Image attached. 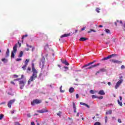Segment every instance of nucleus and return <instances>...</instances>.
<instances>
[{
    "label": "nucleus",
    "mask_w": 125,
    "mask_h": 125,
    "mask_svg": "<svg viewBox=\"0 0 125 125\" xmlns=\"http://www.w3.org/2000/svg\"><path fill=\"white\" fill-rule=\"evenodd\" d=\"M32 72L33 74L30 78L29 80H28V84H30L31 83V82H33V81H35L36 79L38 77L37 74L38 71L36 70V68H35V64L34 63H32Z\"/></svg>",
    "instance_id": "1"
},
{
    "label": "nucleus",
    "mask_w": 125,
    "mask_h": 125,
    "mask_svg": "<svg viewBox=\"0 0 125 125\" xmlns=\"http://www.w3.org/2000/svg\"><path fill=\"white\" fill-rule=\"evenodd\" d=\"M94 62H95V61H94L93 62H91L84 65L82 67V69H83V68H85V70H88V69H92V68H94V67H96V66H98V65H99V63H98L97 64L92 65V64H93ZM90 65H92L90 66ZM88 66H90L88 67Z\"/></svg>",
    "instance_id": "2"
},
{
    "label": "nucleus",
    "mask_w": 125,
    "mask_h": 125,
    "mask_svg": "<svg viewBox=\"0 0 125 125\" xmlns=\"http://www.w3.org/2000/svg\"><path fill=\"white\" fill-rule=\"evenodd\" d=\"M50 50V49L49 48V47H48V45H46L44 47V50L43 51V53H42V55H44L45 57H47L48 54L46 53V52H49Z\"/></svg>",
    "instance_id": "3"
},
{
    "label": "nucleus",
    "mask_w": 125,
    "mask_h": 125,
    "mask_svg": "<svg viewBox=\"0 0 125 125\" xmlns=\"http://www.w3.org/2000/svg\"><path fill=\"white\" fill-rule=\"evenodd\" d=\"M47 75V72L46 71H43L42 73H40L39 76L38 77L39 80H40L41 81L43 80V78H44L45 76H46Z\"/></svg>",
    "instance_id": "4"
},
{
    "label": "nucleus",
    "mask_w": 125,
    "mask_h": 125,
    "mask_svg": "<svg viewBox=\"0 0 125 125\" xmlns=\"http://www.w3.org/2000/svg\"><path fill=\"white\" fill-rule=\"evenodd\" d=\"M120 79V80H119L117 83L116 84L115 86V89H118V87H119V86H120V85H121V84L122 83H123V76H121L119 78Z\"/></svg>",
    "instance_id": "5"
},
{
    "label": "nucleus",
    "mask_w": 125,
    "mask_h": 125,
    "mask_svg": "<svg viewBox=\"0 0 125 125\" xmlns=\"http://www.w3.org/2000/svg\"><path fill=\"white\" fill-rule=\"evenodd\" d=\"M42 100L35 99L32 102H31V105H32V106H35V104H40Z\"/></svg>",
    "instance_id": "6"
},
{
    "label": "nucleus",
    "mask_w": 125,
    "mask_h": 125,
    "mask_svg": "<svg viewBox=\"0 0 125 125\" xmlns=\"http://www.w3.org/2000/svg\"><path fill=\"white\" fill-rule=\"evenodd\" d=\"M19 83L20 89H23L24 86H25V84H26V81H21Z\"/></svg>",
    "instance_id": "7"
},
{
    "label": "nucleus",
    "mask_w": 125,
    "mask_h": 125,
    "mask_svg": "<svg viewBox=\"0 0 125 125\" xmlns=\"http://www.w3.org/2000/svg\"><path fill=\"white\" fill-rule=\"evenodd\" d=\"M44 62H45V59L44 57H42L40 62V66L43 67L44 66Z\"/></svg>",
    "instance_id": "8"
},
{
    "label": "nucleus",
    "mask_w": 125,
    "mask_h": 125,
    "mask_svg": "<svg viewBox=\"0 0 125 125\" xmlns=\"http://www.w3.org/2000/svg\"><path fill=\"white\" fill-rule=\"evenodd\" d=\"M15 102V99H13L12 100H10V101L8 102L7 106L9 108H11V105L13 104Z\"/></svg>",
    "instance_id": "9"
},
{
    "label": "nucleus",
    "mask_w": 125,
    "mask_h": 125,
    "mask_svg": "<svg viewBox=\"0 0 125 125\" xmlns=\"http://www.w3.org/2000/svg\"><path fill=\"white\" fill-rule=\"evenodd\" d=\"M37 112L38 113H40V114H42L43 113H47V112H48V110L46 109V108H42L40 110H38Z\"/></svg>",
    "instance_id": "10"
},
{
    "label": "nucleus",
    "mask_w": 125,
    "mask_h": 125,
    "mask_svg": "<svg viewBox=\"0 0 125 125\" xmlns=\"http://www.w3.org/2000/svg\"><path fill=\"white\" fill-rule=\"evenodd\" d=\"M17 47H18V44L17 43L15 44L13 48V50L12 52L16 53L17 52Z\"/></svg>",
    "instance_id": "11"
},
{
    "label": "nucleus",
    "mask_w": 125,
    "mask_h": 125,
    "mask_svg": "<svg viewBox=\"0 0 125 125\" xmlns=\"http://www.w3.org/2000/svg\"><path fill=\"white\" fill-rule=\"evenodd\" d=\"M110 61L115 64H121V63H122V62L116 60H110Z\"/></svg>",
    "instance_id": "12"
},
{
    "label": "nucleus",
    "mask_w": 125,
    "mask_h": 125,
    "mask_svg": "<svg viewBox=\"0 0 125 125\" xmlns=\"http://www.w3.org/2000/svg\"><path fill=\"white\" fill-rule=\"evenodd\" d=\"M61 62L62 63V64H64V65H66V66H69V62H67L66 60H61Z\"/></svg>",
    "instance_id": "13"
},
{
    "label": "nucleus",
    "mask_w": 125,
    "mask_h": 125,
    "mask_svg": "<svg viewBox=\"0 0 125 125\" xmlns=\"http://www.w3.org/2000/svg\"><path fill=\"white\" fill-rule=\"evenodd\" d=\"M1 61L4 64H7V63L8 62V59L2 58L1 59Z\"/></svg>",
    "instance_id": "14"
},
{
    "label": "nucleus",
    "mask_w": 125,
    "mask_h": 125,
    "mask_svg": "<svg viewBox=\"0 0 125 125\" xmlns=\"http://www.w3.org/2000/svg\"><path fill=\"white\" fill-rule=\"evenodd\" d=\"M98 94H100V95H105V92L103 90H100L98 92Z\"/></svg>",
    "instance_id": "15"
},
{
    "label": "nucleus",
    "mask_w": 125,
    "mask_h": 125,
    "mask_svg": "<svg viewBox=\"0 0 125 125\" xmlns=\"http://www.w3.org/2000/svg\"><path fill=\"white\" fill-rule=\"evenodd\" d=\"M9 57V49L7 48L6 52L5 58H7V57Z\"/></svg>",
    "instance_id": "16"
},
{
    "label": "nucleus",
    "mask_w": 125,
    "mask_h": 125,
    "mask_svg": "<svg viewBox=\"0 0 125 125\" xmlns=\"http://www.w3.org/2000/svg\"><path fill=\"white\" fill-rule=\"evenodd\" d=\"M111 56L109 55L108 56L106 57H104L103 59H102L103 61H104L105 60H108V59H111Z\"/></svg>",
    "instance_id": "17"
},
{
    "label": "nucleus",
    "mask_w": 125,
    "mask_h": 125,
    "mask_svg": "<svg viewBox=\"0 0 125 125\" xmlns=\"http://www.w3.org/2000/svg\"><path fill=\"white\" fill-rule=\"evenodd\" d=\"M75 91V88L73 87H70L69 90V92L70 93H73Z\"/></svg>",
    "instance_id": "18"
},
{
    "label": "nucleus",
    "mask_w": 125,
    "mask_h": 125,
    "mask_svg": "<svg viewBox=\"0 0 125 125\" xmlns=\"http://www.w3.org/2000/svg\"><path fill=\"white\" fill-rule=\"evenodd\" d=\"M87 40V38L84 37H82L80 39V41L81 42H85Z\"/></svg>",
    "instance_id": "19"
},
{
    "label": "nucleus",
    "mask_w": 125,
    "mask_h": 125,
    "mask_svg": "<svg viewBox=\"0 0 125 125\" xmlns=\"http://www.w3.org/2000/svg\"><path fill=\"white\" fill-rule=\"evenodd\" d=\"M80 105H83V106L87 107V108H89V105L84 103H80Z\"/></svg>",
    "instance_id": "20"
},
{
    "label": "nucleus",
    "mask_w": 125,
    "mask_h": 125,
    "mask_svg": "<svg viewBox=\"0 0 125 125\" xmlns=\"http://www.w3.org/2000/svg\"><path fill=\"white\" fill-rule=\"evenodd\" d=\"M106 115H112V110H109L108 111L105 112Z\"/></svg>",
    "instance_id": "21"
},
{
    "label": "nucleus",
    "mask_w": 125,
    "mask_h": 125,
    "mask_svg": "<svg viewBox=\"0 0 125 125\" xmlns=\"http://www.w3.org/2000/svg\"><path fill=\"white\" fill-rule=\"evenodd\" d=\"M14 52H11V58H15V54H14Z\"/></svg>",
    "instance_id": "22"
},
{
    "label": "nucleus",
    "mask_w": 125,
    "mask_h": 125,
    "mask_svg": "<svg viewBox=\"0 0 125 125\" xmlns=\"http://www.w3.org/2000/svg\"><path fill=\"white\" fill-rule=\"evenodd\" d=\"M69 36H70V34H63V35H62V36H61V38H65V37H69Z\"/></svg>",
    "instance_id": "23"
},
{
    "label": "nucleus",
    "mask_w": 125,
    "mask_h": 125,
    "mask_svg": "<svg viewBox=\"0 0 125 125\" xmlns=\"http://www.w3.org/2000/svg\"><path fill=\"white\" fill-rule=\"evenodd\" d=\"M30 62V59H26L24 62L25 65H28V63Z\"/></svg>",
    "instance_id": "24"
},
{
    "label": "nucleus",
    "mask_w": 125,
    "mask_h": 125,
    "mask_svg": "<svg viewBox=\"0 0 125 125\" xmlns=\"http://www.w3.org/2000/svg\"><path fill=\"white\" fill-rule=\"evenodd\" d=\"M23 51H21L20 52V54H19L18 57H20V58L22 57V56H23Z\"/></svg>",
    "instance_id": "25"
},
{
    "label": "nucleus",
    "mask_w": 125,
    "mask_h": 125,
    "mask_svg": "<svg viewBox=\"0 0 125 125\" xmlns=\"http://www.w3.org/2000/svg\"><path fill=\"white\" fill-rule=\"evenodd\" d=\"M118 55L117 54H113L112 55H110L111 58H113V57H116V56H117Z\"/></svg>",
    "instance_id": "26"
},
{
    "label": "nucleus",
    "mask_w": 125,
    "mask_h": 125,
    "mask_svg": "<svg viewBox=\"0 0 125 125\" xmlns=\"http://www.w3.org/2000/svg\"><path fill=\"white\" fill-rule=\"evenodd\" d=\"M117 102L120 106H123V103H122V102H120L119 100H117Z\"/></svg>",
    "instance_id": "27"
},
{
    "label": "nucleus",
    "mask_w": 125,
    "mask_h": 125,
    "mask_svg": "<svg viewBox=\"0 0 125 125\" xmlns=\"http://www.w3.org/2000/svg\"><path fill=\"white\" fill-rule=\"evenodd\" d=\"M104 121H105V123L107 124V122H108V117L107 116L104 117Z\"/></svg>",
    "instance_id": "28"
},
{
    "label": "nucleus",
    "mask_w": 125,
    "mask_h": 125,
    "mask_svg": "<svg viewBox=\"0 0 125 125\" xmlns=\"http://www.w3.org/2000/svg\"><path fill=\"white\" fill-rule=\"evenodd\" d=\"M104 31L106 34H110V30L109 29H105Z\"/></svg>",
    "instance_id": "29"
},
{
    "label": "nucleus",
    "mask_w": 125,
    "mask_h": 125,
    "mask_svg": "<svg viewBox=\"0 0 125 125\" xmlns=\"http://www.w3.org/2000/svg\"><path fill=\"white\" fill-rule=\"evenodd\" d=\"M114 24H115V26H117V24H120V21L117 20L116 21H115L114 22Z\"/></svg>",
    "instance_id": "30"
},
{
    "label": "nucleus",
    "mask_w": 125,
    "mask_h": 125,
    "mask_svg": "<svg viewBox=\"0 0 125 125\" xmlns=\"http://www.w3.org/2000/svg\"><path fill=\"white\" fill-rule=\"evenodd\" d=\"M27 65L24 64V65L22 67L23 70H26V68H27Z\"/></svg>",
    "instance_id": "31"
},
{
    "label": "nucleus",
    "mask_w": 125,
    "mask_h": 125,
    "mask_svg": "<svg viewBox=\"0 0 125 125\" xmlns=\"http://www.w3.org/2000/svg\"><path fill=\"white\" fill-rule=\"evenodd\" d=\"M91 32H94V33H95V32H96V31L93 30V29H90L89 31H88V33H91Z\"/></svg>",
    "instance_id": "32"
},
{
    "label": "nucleus",
    "mask_w": 125,
    "mask_h": 125,
    "mask_svg": "<svg viewBox=\"0 0 125 125\" xmlns=\"http://www.w3.org/2000/svg\"><path fill=\"white\" fill-rule=\"evenodd\" d=\"M100 72H106V69L104 68H101L100 69Z\"/></svg>",
    "instance_id": "33"
},
{
    "label": "nucleus",
    "mask_w": 125,
    "mask_h": 125,
    "mask_svg": "<svg viewBox=\"0 0 125 125\" xmlns=\"http://www.w3.org/2000/svg\"><path fill=\"white\" fill-rule=\"evenodd\" d=\"M90 93H91V94H94V93H95V92L93 90H90Z\"/></svg>",
    "instance_id": "34"
},
{
    "label": "nucleus",
    "mask_w": 125,
    "mask_h": 125,
    "mask_svg": "<svg viewBox=\"0 0 125 125\" xmlns=\"http://www.w3.org/2000/svg\"><path fill=\"white\" fill-rule=\"evenodd\" d=\"M60 92L63 93L65 91L62 90V86H61L60 88Z\"/></svg>",
    "instance_id": "35"
},
{
    "label": "nucleus",
    "mask_w": 125,
    "mask_h": 125,
    "mask_svg": "<svg viewBox=\"0 0 125 125\" xmlns=\"http://www.w3.org/2000/svg\"><path fill=\"white\" fill-rule=\"evenodd\" d=\"M94 125H101V123H100V122H97L95 123Z\"/></svg>",
    "instance_id": "36"
},
{
    "label": "nucleus",
    "mask_w": 125,
    "mask_h": 125,
    "mask_svg": "<svg viewBox=\"0 0 125 125\" xmlns=\"http://www.w3.org/2000/svg\"><path fill=\"white\" fill-rule=\"evenodd\" d=\"M3 118V114H0V120H2Z\"/></svg>",
    "instance_id": "37"
},
{
    "label": "nucleus",
    "mask_w": 125,
    "mask_h": 125,
    "mask_svg": "<svg viewBox=\"0 0 125 125\" xmlns=\"http://www.w3.org/2000/svg\"><path fill=\"white\" fill-rule=\"evenodd\" d=\"M97 97H98V96H96L95 95H93L92 96V98L93 99H94V98H97Z\"/></svg>",
    "instance_id": "38"
},
{
    "label": "nucleus",
    "mask_w": 125,
    "mask_h": 125,
    "mask_svg": "<svg viewBox=\"0 0 125 125\" xmlns=\"http://www.w3.org/2000/svg\"><path fill=\"white\" fill-rule=\"evenodd\" d=\"M28 37V34H25V35H23L22 37V39H24L25 37Z\"/></svg>",
    "instance_id": "39"
},
{
    "label": "nucleus",
    "mask_w": 125,
    "mask_h": 125,
    "mask_svg": "<svg viewBox=\"0 0 125 125\" xmlns=\"http://www.w3.org/2000/svg\"><path fill=\"white\" fill-rule=\"evenodd\" d=\"M26 46H27V47H30V48H32L33 47L32 45H30L28 43L26 44Z\"/></svg>",
    "instance_id": "40"
},
{
    "label": "nucleus",
    "mask_w": 125,
    "mask_h": 125,
    "mask_svg": "<svg viewBox=\"0 0 125 125\" xmlns=\"http://www.w3.org/2000/svg\"><path fill=\"white\" fill-rule=\"evenodd\" d=\"M21 60H22V59L21 58H18L16 60V61H18V62H19V61H21Z\"/></svg>",
    "instance_id": "41"
},
{
    "label": "nucleus",
    "mask_w": 125,
    "mask_h": 125,
    "mask_svg": "<svg viewBox=\"0 0 125 125\" xmlns=\"http://www.w3.org/2000/svg\"><path fill=\"white\" fill-rule=\"evenodd\" d=\"M97 98L98 99L101 100V99H102L103 98V96H100V97H97Z\"/></svg>",
    "instance_id": "42"
},
{
    "label": "nucleus",
    "mask_w": 125,
    "mask_h": 125,
    "mask_svg": "<svg viewBox=\"0 0 125 125\" xmlns=\"http://www.w3.org/2000/svg\"><path fill=\"white\" fill-rule=\"evenodd\" d=\"M111 119H112V121H116V117H112Z\"/></svg>",
    "instance_id": "43"
},
{
    "label": "nucleus",
    "mask_w": 125,
    "mask_h": 125,
    "mask_svg": "<svg viewBox=\"0 0 125 125\" xmlns=\"http://www.w3.org/2000/svg\"><path fill=\"white\" fill-rule=\"evenodd\" d=\"M73 109H76V104H75L74 103H73Z\"/></svg>",
    "instance_id": "44"
},
{
    "label": "nucleus",
    "mask_w": 125,
    "mask_h": 125,
    "mask_svg": "<svg viewBox=\"0 0 125 125\" xmlns=\"http://www.w3.org/2000/svg\"><path fill=\"white\" fill-rule=\"evenodd\" d=\"M99 10H100V9H99V8H97L96 9V11H97V12L98 13H99Z\"/></svg>",
    "instance_id": "45"
},
{
    "label": "nucleus",
    "mask_w": 125,
    "mask_h": 125,
    "mask_svg": "<svg viewBox=\"0 0 125 125\" xmlns=\"http://www.w3.org/2000/svg\"><path fill=\"white\" fill-rule=\"evenodd\" d=\"M118 123H120V124H122V120H121V119H118Z\"/></svg>",
    "instance_id": "46"
},
{
    "label": "nucleus",
    "mask_w": 125,
    "mask_h": 125,
    "mask_svg": "<svg viewBox=\"0 0 125 125\" xmlns=\"http://www.w3.org/2000/svg\"><path fill=\"white\" fill-rule=\"evenodd\" d=\"M30 71H31V67H28L27 68V72H30Z\"/></svg>",
    "instance_id": "47"
},
{
    "label": "nucleus",
    "mask_w": 125,
    "mask_h": 125,
    "mask_svg": "<svg viewBox=\"0 0 125 125\" xmlns=\"http://www.w3.org/2000/svg\"><path fill=\"white\" fill-rule=\"evenodd\" d=\"M63 68L65 69L64 71H66V70H68V68L67 66H64Z\"/></svg>",
    "instance_id": "48"
},
{
    "label": "nucleus",
    "mask_w": 125,
    "mask_h": 125,
    "mask_svg": "<svg viewBox=\"0 0 125 125\" xmlns=\"http://www.w3.org/2000/svg\"><path fill=\"white\" fill-rule=\"evenodd\" d=\"M27 116L28 118H31V114L30 113L27 114Z\"/></svg>",
    "instance_id": "49"
},
{
    "label": "nucleus",
    "mask_w": 125,
    "mask_h": 125,
    "mask_svg": "<svg viewBox=\"0 0 125 125\" xmlns=\"http://www.w3.org/2000/svg\"><path fill=\"white\" fill-rule=\"evenodd\" d=\"M57 115L61 116V112H59L58 113H57Z\"/></svg>",
    "instance_id": "50"
},
{
    "label": "nucleus",
    "mask_w": 125,
    "mask_h": 125,
    "mask_svg": "<svg viewBox=\"0 0 125 125\" xmlns=\"http://www.w3.org/2000/svg\"><path fill=\"white\" fill-rule=\"evenodd\" d=\"M120 101H122L123 100V97L122 96L119 97Z\"/></svg>",
    "instance_id": "51"
},
{
    "label": "nucleus",
    "mask_w": 125,
    "mask_h": 125,
    "mask_svg": "<svg viewBox=\"0 0 125 125\" xmlns=\"http://www.w3.org/2000/svg\"><path fill=\"white\" fill-rule=\"evenodd\" d=\"M125 65H122L121 66V69H125Z\"/></svg>",
    "instance_id": "52"
},
{
    "label": "nucleus",
    "mask_w": 125,
    "mask_h": 125,
    "mask_svg": "<svg viewBox=\"0 0 125 125\" xmlns=\"http://www.w3.org/2000/svg\"><path fill=\"white\" fill-rule=\"evenodd\" d=\"M18 44H19V47H21V43H20L19 42H18Z\"/></svg>",
    "instance_id": "53"
},
{
    "label": "nucleus",
    "mask_w": 125,
    "mask_h": 125,
    "mask_svg": "<svg viewBox=\"0 0 125 125\" xmlns=\"http://www.w3.org/2000/svg\"><path fill=\"white\" fill-rule=\"evenodd\" d=\"M13 77H14V78H18V75H13Z\"/></svg>",
    "instance_id": "54"
},
{
    "label": "nucleus",
    "mask_w": 125,
    "mask_h": 125,
    "mask_svg": "<svg viewBox=\"0 0 125 125\" xmlns=\"http://www.w3.org/2000/svg\"><path fill=\"white\" fill-rule=\"evenodd\" d=\"M84 30H85V27H83L81 29V31H84Z\"/></svg>",
    "instance_id": "55"
},
{
    "label": "nucleus",
    "mask_w": 125,
    "mask_h": 125,
    "mask_svg": "<svg viewBox=\"0 0 125 125\" xmlns=\"http://www.w3.org/2000/svg\"><path fill=\"white\" fill-rule=\"evenodd\" d=\"M31 125H35V122H32L31 123Z\"/></svg>",
    "instance_id": "56"
},
{
    "label": "nucleus",
    "mask_w": 125,
    "mask_h": 125,
    "mask_svg": "<svg viewBox=\"0 0 125 125\" xmlns=\"http://www.w3.org/2000/svg\"><path fill=\"white\" fill-rule=\"evenodd\" d=\"M99 73H100V71H97L96 73V75H97L98 74H99Z\"/></svg>",
    "instance_id": "57"
},
{
    "label": "nucleus",
    "mask_w": 125,
    "mask_h": 125,
    "mask_svg": "<svg viewBox=\"0 0 125 125\" xmlns=\"http://www.w3.org/2000/svg\"><path fill=\"white\" fill-rule=\"evenodd\" d=\"M25 50H26V51H29V50H30V49H29L28 48H25Z\"/></svg>",
    "instance_id": "58"
},
{
    "label": "nucleus",
    "mask_w": 125,
    "mask_h": 125,
    "mask_svg": "<svg viewBox=\"0 0 125 125\" xmlns=\"http://www.w3.org/2000/svg\"><path fill=\"white\" fill-rule=\"evenodd\" d=\"M76 98L78 99L79 98V94H76Z\"/></svg>",
    "instance_id": "59"
},
{
    "label": "nucleus",
    "mask_w": 125,
    "mask_h": 125,
    "mask_svg": "<svg viewBox=\"0 0 125 125\" xmlns=\"http://www.w3.org/2000/svg\"><path fill=\"white\" fill-rule=\"evenodd\" d=\"M107 84H108V85H111V82H108V83H107Z\"/></svg>",
    "instance_id": "60"
},
{
    "label": "nucleus",
    "mask_w": 125,
    "mask_h": 125,
    "mask_svg": "<svg viewBox=\"0 0 125 125\" xmlns=\"http://www.w3.org/2000/svg\"><path fill=\"white\" fill-rule=\"evenodd\" d=\"M119 24H123V21H119Z\"/></svg>",
    "instance_id": "61"
},
{
    "label": "nucleus",
    "mask_w": 125,
    "mask_h": 125,
    "mask_svg": "<svg viewBox=\"0 0 125 125\" xmlns=\"http://www.w3.org/2000/svg\"><path fill=\"white\" fill-rule=\"evenodd\" d=\"M23 78H24V75H22L21 76V79H23Z\"/></svg>",
    "instance_id": "62"
},
{
    "label": "nucleus",
    "mask_w": 125,
    "mask_h": 125,
    "mask_svg": "<svg viewBox=\"0 0 125 125\" xmlns=\"http://www.w3.org/2000/svg\"><path fill=\"white\" fill-rule=\"evenodd\" d=\"M101 83H104V84H105L106 82L105 81H104L103 82H102Z\"/></svg>",
    "instance_id": "63"
},
{
    "label": "nucleus",
    "mask_w": 125,
    "mask_h": 125,
    "mask_svg": "<svg viewBox=\"0 0 125 125\" xmlns=\"http://www.w3.org/2000/svg\"><path fill=\"white\" fill-rule=\"evenodd\" d=\"M74 113H76L77 112L76 108L74 109Z\"/></svg>",
    "instance_id": "64"
}]
</instances>
